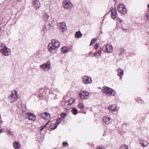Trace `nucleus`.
Here are the masks:
<instances>
[{"label": "nucleus", "instance_id": "5", "mask_svg": "<svg viewBox=\"0 0 149 149\" xmlns=\"http://www.w3.org/2000/svg\"><path fill=\"white\" fill-rule=\"evenodd\" d=\"M51 62L50 61H48L47 63L40 65V69L45 72L47 71L51 68Z\"/></svg>", "mask_w": 149, "mask_h": 149}, {"label": "nucleus", "instance_id": "10", "mask_svg": "<svg viewBox=\"0 0 149 149\" xmlns=\"http://www.w3.org/2000/svg\"><path fill=\"white\" fill-rule=\"evenodd\" d=\"M75 100L71 99L69 100L68 102L65 103L64 104L65 107L67 109H70V105L72 104L74 102Z\"/></svg>", "mask_w": 149, "mask_h": 149}, {"label": "nucleus", "instance_id": "19", "mask_svg": "<svg viewBox=\"0 0 149 149\" xmlns=\"http://www.w3.org/2000/svg\"><path fill=\"white\" fill-rule=\"evenodd\" d=\"M59 26L61 31L63 32L65 30L66 27L64 23H61L59 24Z\"/></svg>", "mask_w": 149, "mask_h": 149}, {"label": "nucleus", "instance_id": "13", "mask_svg": "<svg viewBox=\"0 0 149 149\" xmlns=\"http://www.w3.org/2000/svg\"><path fill=\"white\" fill-rule=\"evenodd\" d=\"M50 16L49 15L48 13L46 12L45 11L43 13V15H42V17L43 20L45 21H47L48 20Z\"/></svg>", "mask_w": 149, "mask_h": 149}, {"label": "nucleus", "instance_id": "38", "mask_svg": "<svg viewBox=\"0 0 149 149\" xmlns=\"http://www.w3.org/2000/svg\"><path fill=\"white\" fill-rule=\"evenodd\" d=\"M99 44H96L94 45V48L95 49H97L98 47Z\"/></svg>", "mask_w": 149, "mask_h": 149}, {"label": "nucleus", "instance_id": "39", "mask_svg": "<svg viewBox=\"0 0 149 149\" xmlns=\"http://www.w3.org/2000/svg\"><path fill=\"white\" fill-rule=\"evenodd\" d=\"M63 146H68V143H66V142H63Z\"/></svg>", "mask_w": 149, "mask_h": 149}, {"label": "nucleus", "instance_id": "42", "mask_svg": "<svg viewBox=\"0 0 149 149\" xmlns=\"http://www.w3.org/2000/svg\"><path fill=\"white\" fill-rule=\"evenodd\" d=\"M114 1H116V0H114Z\"/></svg>", "mask_w": 149, "mask_h": 149}, {"label": "nucleus", "instance_id": "40", "mask_svg": "<svg viewBox=\"0 0 149 149\" xmlns=\"http://www.w3.org/2000/svg\"><path fill=\"white\" fill-rule=\"evenodd\" d=\"M80 96L81 97V98L82 99L83 98L82 97L83 96H84V93H83V91L80 94Z\"/></svg>", "mask_w": 149, "mask_h": 149}, {"label": "nucleus", "instance_id": "3", "mask_svg": "<svg viewBox=\"0 0 149 149\" xmlns=\"http://www.w3.org/2000/svg\"><path fill=\"white\" fill-rule=\"evenodd\" d=\"M0 51L4 56H9L11 53L10 49L2 44L0 45Z\"/></svg>", "mask_w": 149, "mask_h": 149}, {"label": "nucleus", "instance_id": "32", "mask_svg": "<svg viewBox=\"0 0 149 149\" xmlns=\"http://www.w3.org/2000/svg\"><path fill=\"white\" fill-rule=\"evenodd\" d=\"M101 50H100L98 52H95L94 53V56H97L98 54H99L100 56H101Z\"/></svg>", "mask_w": 149, "mask_h": 149}, {"label": "nucleus", "instance_id": "37", "mask_svg": "<svg viewBox=\"0 0 149 149\" xmlns=\"http://www.w3.org/2000/svg\"><path fill=\"white\" fill-rule=\"evenodd\" d=\"M49 121H48L47 123V124H46L45 125H44V126H43L42 127V128H41V130H41V131H42L43 130V129H44V128L46 127V125H47V124L49 123Z\"/></svg>", "mask_w": 149, "mask_h": 149}, {"label": "nucleus", "instance_id": "21", "mask_svg": "<svg viewBox=\"0 0 149 149\" xmlns=\"http://www.w3.org/2000/svg\"><path fill=\"white\" fill-rule=\"evenodd\" d=\"M13 146L14 148L15 149H19L20 147V143L18 142H15L13 143Z\"/></svg>", "mask_w": 149, "mask_h": 149}, {"label": "nucleus", "instance_id": "6", "mask_svg": "<svg viewBox=\"0 0 149 149\" xmlns=\"http://www.w3.org/2000/svg\"><path fill=\"white\" fill-rule=\"evenodd\" d=\"M63 7L66 9L70 10L72 8L73 4L70 0H64L63 2Z\"/></svg>", "mask_w": 149, "mask_h": 149}, {"label": "nucleus", "instance_id": "9", "mask_svg": "<svg viewBox=\"0 0 149 149\" xmlns=\"http://www.w3.org/2000/svg\"><path fill=\"white\" fill-rule=\"evenodd\" d=\"M82 81L85 84H90L92 82L91 78L87 76H84L82 79Z\"/></svg>", "mask_w": 149, "mask_h": 149}, {"label": "nucleus", "instance_id": "2", "mask_svg": "<svg viewBox=\"0 0 149 149\" xmlns=\"http://www.w3.org/2000/svg\"><path fill=\"white\" fill-rule=\"evenodd\" d=\"M102 90L103 93L109 96H113L116 93L115 91L114 90L106 86L103 87Z\"/></svg>", "mask_w": 149, "mask_h": 149}, {"label": "nucleus", "instance_id": "33", "mask_svg": "<svg viewBox=\"0 0 149 149\" xmlns=\"http://www.w3.org/2000/svg\"><path fill=\"white\" fill-rule=\"evenodd\" d=\"M122 29L125 32L129 33L130 32V30L129 29H126L124 28H123Z\"/></svg>", "mask_w": 149, "mask_h": 149}, {"label": "nucleus", "instance_id": "36", "mask_svg": "<svg viewBox=\"0 0 149 149\" xmlns=\"http://www.w3.org/2000/svg\"><path fill=\"white\" fill-rule=\"evenodd\" d=\"M54 22V21H52V22H52V23L51 24V23H49L48 24V25H49L51 27H53V26H54V24H52V22Z\"/></svg>", "mask_w": 149, "mask_h": 149}, {"label": "nucleus", "instance_id": "8", "mask_svg": "<svg viewBox=\"0 0 149 149\" xmlns=\"http://www.w3.org/2000/svg\"><path fill=\"white\" fill-rule=\"evenodd\" d=\"M118 10L119 12L122 14H125L126 13V8L123 4L120 3L118 5Z\"/></svg>", "mask_w": 149, "mask_h": 149}, {"label": "nucleus", "instance_id": "25", "mask_svg": "<svg viewBox=\"0 0 149 149\" xmlns=\"http://www.w3.org/2000/svg\"><path fill=\"white\" fill-rule=\"evenodd\" d=\"M6 134L9 137H11L13 135V134L12 132L9 130H7L6 132Z\"/></svg>", "mask_w": 149, "mask_h": 149}, {"label": "nucleus", "instance_id": "7", "mask_svg": "<svg viewBox=\"0 0 149 149\" xmlns=\"http://www.w3.org/2000/svg\"><path fill=\"white\" fill-rule=\"evenodd\" d=\"M102 50L107 53H111L113 51V47L110 44L104 45L102 48Z\"/></svg>", "mask_w": 149, "mask_h": 149}, {"label": "nucleus", "instance_id": "41", "mask_svg": "<svg viewBox=\"0 0 149 149\" xmlns=\"http://www.w3.org/2000/svg\"><path fill=\"white\" fill-rule=\"evenodd\" d=\"M5 132V130L3 129H2L0 130V134H1V132Z\"/></svg>", "mask_w": 149, "mask_h": 149}, {"label": "nucleus", "instance_id": "26", "mask_svg": "<svg viewBox=\"0 0 149 149\" xmlns=\"http://www.w3.org/2000/svg\"><path fill=\"white\" fill-rule=\"evenodd\" d=\"M145 18L149 22V10L145 14Z\"/></svg>", "mask_w": 149, "mask_h": 149}, {"label": "nucleus", "instance_id": "12", "mask_svg": "<svg viewBox=\"0 0 149 149\" xmlns=\"http://www.w3.org/2000/svg\"><path fill=\"white\" fill-rule=\"evenodd\" d=\"M32 6L35 8V9L37 10L40 7V2L38 0H34L32 3Z\"/></svg>", "mask_w": 149, "mask_h": 149}, {"label": "nucleus", "instance_id": "23", "mask_svg": "<svg viewBox=\"0 0 149 149\" xmlns=\"http://www.w3.org/2000/svg\"><path fill=\"white\" fill-rule=\"evenodd\" d=\"M61 118H59L58 119L56 120V122L55 123L54 126L55 127L54 128H52L51 129L52 130H54L57 127V125L58 124H59L61 122Z\"/></svg>", "mask_w": 149, "mask_h": 149}, {"label": "nucleus", "instance_id": "27", "mask_svg": "<svg viewBox=\"0 0 149 149\" xmlns=\"http://www.w3.org/2000/svg\"><path fill=\"white\" fill-rule=\"evenodd\" d=\"M61 51L63 53H65L68 51V49L67 47H63L62 48Z\"/></svg>", "mask_w": 149, "mask_h": 149}, {"label": "nucleus", "instance_id": "14", "mask_svg": "<svg viewBox=\"0 0 149 149\" xmlns=\"http://www.w3.org/2000/svg\"><path fill=\"white\" fill-rule=\"evenodd\" d=\"M109 111L111 112H115L117 111V107L116 105H111L108 107Z\"/></svg>", "mask_w": 149, "mask_h": 149}, {"label": "nucleus", "instance_id": "28", "mask_svg": "<svg viewBox=\"0 0 149 149\" xmlns=\"http://www.w3.org/2000/svg\"><path fill=\"white\" fill-rule=\"evenodd\" d=\"M84 106L83 104L82 103L80 102L78 106L79 108L82 109L84 108Z\"/></svg>", "mask_w": 149, "mask_h": 149}, {"label": "nucleus", "instance_id": "22", "mask_svg": "<svg viewBox=\"0 0 149 149\" xmlns=\"http://www.w3.org/2000/svg\"><path fill=\"white\" fill-rule=\"evenodd\" d=\"M140 144L142 147H144L147 146L148 143L146 140H141L140 141Z\"/></svg>", "mask_w": 149, "mask_h": 149}, {"label": "nucleus", "instance_id": "35", "mask_svg": "<svg viewBox=\"0 0 149 149\" xmlns=\"http://www.w3.org/2000/svg\"><path fill=\"white\" fill-rule=\"evenodd\" d=\"M96 149H106V148L104 146H99Z\"/></svg>", "mask_w": 149, "mask_h": 149}, {"label": "nucleus", "instance_id": "16", "mask_svg": "<svg viewBox=\"0 0 149 149\" xmlns=\"http://www.w3.org/2000/svg\"><path fill=\"white\" fill-rule=\"evenodd\" d=\"M111 16L112 18L114 19L116 17V12L115 9L112 8L111 10Z\"/></svg>", "mask_w": 149, "mask_h": 149}, {"label": "nucleus", "instance_id": "20", "mask_svg": "<svg viewBox=\"0 0 149 149\" xmlns=\"http://www.w3.org/2000/svg\"><path fill=\"white\" fill-rule=\"evenodd\" d=\"M118 75L120 77V79L122 78L123 75V70L120 68H119L117 70Z\"/></svg>", "mask_w": 149, "mask_h": 149}, {"label": "nucleus", "instance_id": "30", "mask_svg": "<svg viewBox=\"0 0 149 149\" xmlns=\"http://www.w3.org/2000/svg\"><path fill=\"white\" fill-rule=\"evenodd\" d=\"M73 113L74 115H76L78 113V110L75 108H73L72 110Z\"/></svg>", "mask_w": 149, "mask_h": 149}, {"label": "nucleus", "instance_id": "18", "mask_svg": "<svg viewBox=\"0 0 149 149\" xmlns=\"http://www.w3.org/2000/svg\"><path fill=\"white\" fill-rule=\"evenodd\" d=\"M83 93H84V96L83 98L84 99H87L89 98L90 97V93L86 91H83Z\"/></svg>", "mask_w": 149, "mask_h": 149}, {"label": "nucleus", "instance_id": "17", "mask_svg": "<svg viewBox=\"0 0 149 149\" xmlns=\"http://www.w3.org/2000/svg\"><path fill=\"white\" fill-rule=\"evenodd\" d=\"M104 122L106 124H109L111 122V119L108 116H105L103 118Z\"/></svg>", "mask_w": 149, "mask_h": 149}, {"label": "nucleus", "instance_id": "1", "mask_svg": "<svg viewBox=\"0 0 149 149\" xmlns=\"http://www.w3.org/2000/svg\"><path fill=\"white\" fill-rule=\"evenodd\" d=\"M60 44L58 40H53L49 44L48 49L51 53L54 54L57 51V49L60 47Z\"/></svg>", "mask_w": 149, "mask_h": 149}, {"label": "nucleus", "instance_id": "34", "mask_svg": "<svg viewBox=\"0 0 149 149\" xmlns=\"http://www.w3.org/2000/svg\"><path fill=\"white\" fill-rule=\"evenodd\" d=\"M66 114L64 113H62L61 114V118H64L66 116Z\"/></svg>", "mask_w": 149, "mask_h": 149}, {"label": "nucleus", "instance_id": "31", "mask_svg": "<svg viewBox=\"0 0 149 149\" xmlns=\"http://www.w3.org/2000/svg\"><path fill=\"white\" fill-rule=\"evenodd\" d=\"M97 40L96 38H93L92 39L90 45H91L95 43L96 41Z\"/></svg>", "mask_w": 149, "mask_h": 149}, {"label": "nucleus", "instance_id": "11", "mask_svg": "<svg viewBox=\"0 0 149 149\" xmlns=\"http://www.w3.org/2000/svg\"><path fill=\"white\" fill-rule=\"evenodd\" d=\"M26 118H28L29 120L32 121H34L36 119V116L34 114L29 113L26 114Z\"/></svg>", "mask_w": 149, "mask_h": 149}, {"label": "nucleus", "instance_id": "24", "mask_svg": "<svg viewBox=\"0 0 149 149\" xmlns=\"http://www.w3.org/2000/svg\"><path fill=\"white\" fill-rule=\"evenodd\" d=\"M82 33H81L80 31H78L76 32L75 36L76 38H80L82 37Z\"/></svg>", "mask_w": 149, "mask_h": 149}, {"label": "nucleus", "instance_id": "4", "mask_svg": "<svg viewBox=\"0 0 149 149\" xmlns=\"http://www.w3.org/2000/svg\"><path fill=\"white\" fill-rule=\"evenodd\" d=\"M18 98V95L17 92L15 90H14L9 96L8 98V101L11 103L16 101Z\"/></svg>", "mask_w": 149, "mask_h": 149}, {"label": "nucleus", "instance_id": "15", "mask_svg": "<svg viewBox=\"0 0 149 149\" xmlns=\"http://www.w3.org/2000/svg\"><path fill=\"white\" fill-rule=\"evenodd\" d=\"M41 117L44 119L47 120L50 118V115L47 112H45L42 114Z\"/></svg>", "mask_w": 149, "mask_h": 149}, {"label": "nucleus", "instance_id": "29", "mask_svg": "<svg viewBox=\"0 0 149 149\" xmlns=\"http://www.w3.org/2000/svg\"><path fill=\"white\" fill-rule=\"evenodd\" d=\"M120 149H128V146L126 145L121 146L120 148Z\"/></svg>", "mask_w": 149, "mask_h": 149}]
</instances>
